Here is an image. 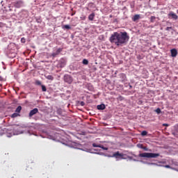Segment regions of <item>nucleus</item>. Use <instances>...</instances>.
<instances>
[{"mask_svg": "<svg viewBox=\"0 0 178 178\" xmlns=\"http://www.w3.org/2000/svg\"><path fill=\"white\" fill-rule=\"evenodd\" d=\"M130 36L127 32H113L109 38V41L111 44H115L116 47H123L129 42Z\"/></svg>", "mask_w": 178, "mask_h": 178, "instance_id": "obj_1", "label": "nucleus"}, {"mask_svg": "<svg viewBox=\"0 0 178 178\" xmlns=\"http://www.w3.org/2000/svg\"><path fill=\"white\" fill-rule=\"evenodd\" d=\"M17 49H19V46L13 42H11L5 49V54L8 58L13 59V58H16Z\"/></svg>", "mask_w": 178, "mask_h": 178, "instance_id": "obj_2", "label": "nucleus"}, {"mask_svg": "<svg viewBox=\"0 0 178 178\" xmlns=\"http://www.w3.org/2000/svg\"><path fill=\"white\" fill-rule=\"evenodd\" d=\"M3 134H6V137L10 138L14 136L13 129L8 128H0V136H3Z\"/></svg>", "mask_w": 178, "mask_h": 178, "instance_id": "obj_3", "label": "nucleus"}, {"mask_svg": "<svg viewBox=\"0 0 178 178\" xmlns=\"http://www.w3.org/2000/svg\"><path fill=\"white\" fill-rule=\"evenodd\" d=\"M159 153H140L138 154L139 158H158V156H160Z\"/></svg>", "mask_w": 178, "mask_h": 178, "instance_id": "obj_4", "label": "nucleus"}, {"mask_svg": "<svg viewBox=\"0 0 178 178\" xmlns=\"http://www.w3.org/2000/svg\"><path fill=\"white\" fill-rule=\"evenodd\" d=\"M122 153L119 151L115 152L113 154H104V156H108V158H115L116 161H122Z\"/></svg>", "mask_w": 178, "mask_h": 178, "instance_id": "obj_5", "label": "nucleus"}, {"mask_svg": "<svg viewBox=\"0 0 178 178\" xmlns=\"http://www.w3.org/2000/svg\"><path fill=\"white\" fill-rule=\"evenodd\" d=\"M13 5L14 8L19 9V8H23V6H24V1L22 0H17L13 3Z\"/></svg>", "mask_w": 178, "mask_h": 178, "instance_id": "obj_6", "label": "nucleus"}, {"mask_svg": "<svg viewBox=\"0 0 178 178\" xmlns=\"http://www.w3.org/2000/svg\"><path fill=\"white\" fill-rule=\"evenodd\" d=\"M63 80L65 83H67V84H72L73 83V76L69 74H65L63 76Z\"/></svg>", "mask_w": 178, "mask_h": 178, "instance_id": "obj_7", "label": "nucleus"}, {"mask_svg": "<svg viewBox=\"0 0 178 178\" xmlns=\"http://www.w3.org/2000/svg\"><path fill=\"white\" fill-rule=\"evenodd\" d=\"M65 66H66V59L65 58H60L59 61H58L57 67H65Z\"/></svg>", "mask_w": 178, "mask_h": 178, "instance_id": "obj_8", "label": "nucleus"}, {"mask_svg": "<svg viewBox=\"0 0 178 178\" xmlns=\"http://www.w3.org/2000/svg\"><path fill=\"white\" fill-rule=\"evenodd\" d=\"M168 19H172V20H177L178 16H177V15H176V13H175L173 11H170V12L168 14Z\"/></svg>", "mask_w": 178, "mask_h": 178, "instance_id": "obj_9", "label": "nucleus"}, {"mask_svg": "<svg viewBox=\"0 0 178 178\" xmlns=\"http://www.w3.org/2000/svg\"><path fill=\"white\" fill-rule=\"evenodd\" d=\"M62 51H63V49L58 48L56 49V51H54L51 54V56H52V58H56V56H58V55H59V54H60V52H62Z\"/></svg>", "mask_w": 178, "mask_h": 178, "instance_id": "obj_10", "label": "nucleus"}, {"mask_svg": "<svg viewBox=\"0 0 178 178\" xmlns=\"http://www.w3.org/2000/svg\"><path fill=\"white\" fill-rule=\"evenodd\" d=\"M70 147L72 148H75L76 149H80V147H81V144H79L77 143H75V142H72L70 145Z\"/></svg>", "mask_w": 178, "mask_h": 178, "instance_id": "obj_11", "label": "nucleus"}, {"mask_svg": "<svg viewBox=\"0 0 178 178\" xmlns=\"http://www.w3.org/2000/svg\"><path fill=\"white\" fill-rule=\"evenodd\" d=\"M36 113H38V108H35L30 111L29 116V118H32V116H34Z\"/></svg>", "mask_w": 178, "mask_h": 178, "instance_id": "obj_12", "label": "nucleus"}, {"mask_svg": "<svg viewBox=\"0 0 178 178\" xmlns=\"http://www.w3.org/2000/svg\"><path fill=\"white\" fill-rule=\"evenodd\" d=\"M170 52H171V56L172 58H176V56H177V49H172L170 50Z\"/></svg>", "mask_w": 178, "mask_h": 178, "instance_id": "obj_13", "label": "nucleus"}, {"mask_svg": "<svg viewBox=\"0 0 178 178\" xmlns=\"http://www.w3.org/2000/svg\"><path fill=\"white\" fill-rule=\"evenodd\" d=\"M119 76H120V79H121V81L122 82L127 81V77L124 73L120 74Z\"/></svg>", "mask_w": 178, "mask_h": 178, "instance_id": "obj_14", "label": "nucleus"}, {"mask_svg": "<svg viewBox=\"0 0 178 178\" xmlns=\"http://www.w3.org/2000/svg\"><path fill=\"white\" fill-rule=\"evenodd\" d=\"M97 108L98 111H104V109H105L106 106L104 104H102L97 105Z\"/></svg>", "mask_w": 178, "mask_h": 178, "instance_id": "obj_15", "label": "nucleus"}, {"mask_svg": "<svg viewBox=\"0 0 178 178\" xmlns=\"http://www.w3.org/2000/svg\"><path fill=\"white\" fill-rule=\"evenodd\" d=\"M95 17V13H92L88 16V20H90V22H92Z\"/></svg>", "mask_w": 178, "mask_h": 178, "instance_id": "obj_16", "label": "nucleus"}, {"mask_svg": "<svg viewBox=\"0 0 178 178\" xmlns=\"http://www.w3.org/2000/svg\"><path fill=\"white\" fill-rule=\"evenodd\" d=\"M137 20H140V15L136 14L132 17L133 22H137Z\"/></svg>", "mask_w": 178, "mask_h": 178, "instance_id": "obj_17", "label": "nucleus"}, {"mask_svg": "<svg viewBox=\"0 0 178 178\" xmlns=\"http://www.w3.org/2000/svg\"><path fill=\"white\" fill-rule=\"evenodd\" d=\"M14 136H19V134H22V131H19V129H13Z\"/></svg>", "mask_w": 178, "mask_h": 178, "instance_id": "obj_18", "label": "nucleus"}, {"mask_svg": "<svg viewBox=\"0 0 178 178\" xmlns=\"http://www.w3.org/2000/svg\"><path fill=\"white\" fill-rule=\"evenodd\" d=\"M57 114L59 115L60 116H63V111L62 108H58L57 111Z\"/></svg>", "mask_w": 178, "mask_h": 178, "instance_id": "obj_19", "label": "nucleus"}, {"mask_svg": "<svg viewBox=\"0 0 178 178\" xmlns=\"http://www.w3.org/2000/svg\"><path fill=\"white\" fill-rule=\"evenodd\" d=\"M164 168H166L167 169H172V170H176V172H178V168H173V167H171L169 165H164Z\"/></svg>", "mask_w": 178, "mask_h": 178, "instance_id": "obj_20", "label": "nucleus"}, {"mask_svg": "<svg viewBox=\"0 0 178 178\" xmlns=\"http://www.w3.org/2000/svg\"><path fill=\"white\" fill-rule=\"evenodd\" d=\"M44 77L45 79H47V80H50L51 81L54 80V76L52 75H45Z\"/></svg>", "mask_w": 178, "mask_h": 178, "instance_id": "obj_21", "label": "nucleus"}, {"mask_svg": "<svg viewBox=\"0 0 178 178\" xmlns=\"http://www.w3.org/2000/svg\"><path fill=\"white\" fill-rule=\"evenodd\" d=\"M172 166H177L178 168V161L177 160H172Z\"/></svg>", "mask_w": 178, "mask_h": 178, "instance_id": "obj_22", "label": "nucleus"}, {"mask_svg": "<svg viewBox=\"0 0 178 178\" xmlns=\"http://www.w3.org/2000/svg\"><path fill=\"white\" fill-rule=\"evenodd\" d=\"M62 29L63 30H70V29H72V27H70V25H63L62 26Z\"/></svg>", "mask_w": 178, "mask_h": 178, "instance_id": "obj_23", "label": "nucleus"}, {"mask_svg": "<svg viewBox=\"0 0 178 178\" xmlns=\"http://www.w3.org/2000/svg\"><path fill=\"white\" fill-rule=\"evenodd\" d=\"M15 112L17 113H20V112H22V106H18L15 109Z\"/></svg>", "mask_w": 178, "mask_h": 178, "instance_id": "obj_24", "label": "nucleus"}, {"mask_svg": "<svg viewBox=\"0 0 178 178\" xmlns=\"http://www.w3.org/2000/svg\"><path fill=\"white\" fill-rule=\"evenodd\" d=\"M120 156H121V159H127V154L124 153H121V155H120Z\"/></svg>", "mask_w": 178, "mask_h": 178, "instance_id": "obj_25", "label": "nucleus"}, {"mask_svg": "<svg viewBox=\"0 0 178 178\" xmlns=\"http://www.w3.org/2000/svg\"><path fill=\"white\" fill-rule=\"evenodd\" d=\"M47 138H49V140H56V138H55V136H52V135H47Z\"/></svg>", "mask_w": 178, "mask_h": 178, "instance_id": "obj_26", "label": "nucleus"}, {"mask_svg": "<svg viewBox=\"0 0 178 178\" xmlns=\"http://www.w3.org/2000/svg\"><path fill=\"white\" fill-rule=\"evenodd\" d=\"M156 19V17L155 16H152L150 17V23H155V19Z\"/></svg>", "mask_w": 178, "mask_h": 178, "instance_id": "obj_27", "label": "nucleus"}, {"mask_svg": "<svg viewBox=\"0 0 178 178\" xmlns=\"http://www.w3.org/2000/svg\"><path fill=\"white\" fill-rule=\"evenodd\" d=\"M17 116H20V114H19V113H14L12 114L11 118H17Z\"/></svg>", "mask_w": 178, "mask_h": 178, "instance_id": "obj_28", "label": "nucleus"}, {"mask_svg": "<svg viewBox=\"0 0 178 178\" xmlns=\"http://www.w3.org/2000/svg\"><path fill=\"white\" fill-rule=\"evenodd\" d=\"M35 20H36V23H40V24H41V23L42 22V19H41V17H36V18H35Z\"/></svg>", "mask_w": 178, "mask_h": 178, "instance_id": "obj_29", "label": "nucleus"}, {"mask_svg": "<svg viewBox=\"0 0 178 178\" xmlns=\"http://www.w3.org/2000/svg\"><path fill=\"white\" fill-rule=\"evenodd\" d=\"M35 86H42V83H41V81L39 80H36L35 81Z\"/></svg>", "mask_w": 178, "mask_h": 178, "instance_id": "obj_30", "label": "nucleus"}, {"mask_svg": "<svg viewBox=\"0 0 178 178\" xmlns=\"http://www.w3.org/2000/svg\"><path fill=\"white\" fill-rule=\"evenodd\" d=\"M42 87V91H43V92H47V87L44 85H41Z\"/></svg>", "mask_w": 178, "mask_h": 178, "instance_id": "obj_31", "label": "nucleus"}, {"mask_svg": "<svg viewBox=\"0 0 178 178\" xmlns=\"http://www.w3.org/2000/svg\"><path fill=\"white\" fill-rule=\"evenodd\" d=\"M99 148H102V149H104V151H108V147H105L104 145H100Z\"/></svg>", "mask_w": 178, "mask_h": 178, "instance_id": "obj_32", "label": "nucleus"}, {"mask_svg": "<svg viewBox=\"0 0 178 178\" xmlns=\"http://www.w3.org/2000/svg\"><path fill=\"white\" fill-rule=\"evenodd\" d=\"M174 131H175V133H178V124L174 126Z\"/></svg>", "mask_w": 178, "mask_h": 178, "instance_id": "obj_33", "label": "nucleus"}, {"mask_svg": "<svg viewBox=\"0 0 178 178\" xmlns=\"http://www.w3.org/2000/svg\"><path fill=\"white\" fill-rule=\"evenodd\" d=\"M82 63H83V65H88V60L84 58V59L83 60V61H82Z\"/></svg>", "mask_w": 178, "mask_h": 178, "instance_id": "obj_34", "label": "nucleus"}, {"mask_svg": "<svg viewBox=\"0 0 178 178\" xmlns=\"http://www.w3.org/2000/svg\"><path fill=\"white\" fill-rule=\"evenodd\" d=\"M137 147H138V148H140V149H143L144 145L141 143H138V144H137Z\"/></svg>", "mask_w": 178, "mask_h": 178, "instance_id": "obj_35", "label": "nucleus"}, {"mask_svg": "<svg viewBox=\"0 0 178 178\" xmlns=\"http://www.w3.org/2000/svg\"><path fill=\"white\" fill-rule=\"evenodd\" d=\"M155 112L157 113V115H159V113H161V112H162V111H161V109L159 108H157L155 110Z\"/></svg>", "mask_w": 178, "mask_h": 178, "instance_id": "obj_36", "label": "nucleus"}, {"mask_svg": "<svg viewBox=\"0 0 178 178\" xmlns=\"http://www.w3.org/2000/svg\"><path fill=\"white\" fill-rule=\"evenodd\" d=\"M148 134V132L147 131H143L141 132V136H147Z\"/></svg>", "mask_w": 178, "mask_h": 178, "instance_id": "obj_37", "label": "nucleus"}, {"mask_svg": "<svg viewBox=\"0 0 178 178\" xmlns=\"http://www.w3.org/2000/svg\"><path fill=\"white\" fill-rule=\"evenodd\" d=\"M100 145H98L97 143H92V147H94L95 148H99Z\"/></svg>", "mask_w": 178, "mask_h": 178, "instance_id": "obj_38", "label": "nucleus"}, {"mask_svg": "<svg viewBox=\"0 0 178 178\" xmlns=\"http://www.w3.org/2000/svg\"><path fill=\"white\" fill-rule=\"evenodd\" d=\"M21 42H22V44H26V38H21Z\"/></svg>", "mask_w": 178, "mask_h": 178, "instance_id": "obj_39", "label": "nucleus"}, {"mask_svg": "<svg viewBox=\"0 0 178 178\" xmlns=\"http://www.w3.org/2000/svg\"><path fill=\"white\" fill-rule=\"evenodd\" d=\"M79 105H81V106H84L86 105V103L84 102H79Z\"/></svg>", "mask_w": 178, "mask_h": 178, "instance_id": "obj_40", "label": "nucleus"}, {"mask_svg": "<svg viewBox=\"0 0 178 178\" xmlns=\"http://www.w3.org/2000/svg\"><path fill=\"white\" fill-rule=\"evenodd\" d=\"M88 6H89V8H93V6H94V3H92V2L89 3H88Z\"/></svg>", "mask_w": 178, "mask_h": 178, "instance_id": "obj_41", "label": "nucleus"}, {"mask_svg": "<svg viewBox=\"0 0 178 178\" xmlns=\"http://www.w3.org/2000/svg\"><path fill=\"white\" fill-rule=\"evenodd\" d=\"M147 165H154V166H158V164L155 163H147Z\"/></svg>", "mask_w": 178, "mask_h": 178, "instance_id": "obj_42", "label": "nucleus"}, {"mask_svg": "<svg viewBox=\"0 0 178 178\" xmlns=\"http://www.w3.org/2000/svg\"><path fill=\"white\" fill-rule=\"evenodd\" d=\"M166 31H170V30H172V27L171 26H168L166 29H165Z\"/></svg>", "mask_w": 178, "mask_h": 178, "instance_id": "obj_43", "label": "nucleus"}, {"mask_svg": "<svg viewBox=\"0 0 178 178\" xmlns=\"http://www.w3.org/2000/svg\"><path fill=\"white\" fill-rule=\"evenodd\" d=\"M142 149H144V151H149L147 147H143Z\"/></svg>", "mask_w": 178, "mask_h": 178, "instance_id": "obj_44", "label": "nucleus"}, {"mask_svg": "<svg viewBox=\"0 0 178 178\" xmlns=\"http://www.w3.org/2000/svg\"><path fill=\"white\" fill-rule=\"evenodd\" d=\"M81 20H86V16L83 15V16L81 17Z\"/></svg>", "mask_w": 178, "mask_h": 178, "instance_id": "obj_45", "label": "nucleus"}, {"mask_svg": "<svg viewBox=\"0 0 178 178\" xmlns=\"http://www.w3.org/2000/svg\"><path fill=\"white\" fill-rule=\"evenodd\" d=\"M127 159H133V157L127 155Z\"/></svg>", "mask_w": 178, "mask_h": 178, "instance_id": "obj_46", "label": "nucleus"}, {"mask_svg": "<svg viewBox=\"0 0 178 178\" xmlns=\"http://www.w3.org/2000/svg\"><path fill=\"white\" fill-rule=\"evenodd\" d=\"M0 81H3V77L0 76Z\"/></svg>", "mask_w": 178, "mask_h": 178, "instance_id": "obj_47", "label": "nucleus"}, {"mask_svg": "<svg viewBox=\"0 0 178 178\" xmlns=\"http://www.w3.org/2000/svg\"><path fill=\"white\" fill-rule=\"evenodd\" d=\"M133 88V86L131 85H129V90H131Z\"/></svg>", "mask_w": 178, "mask_h": 178, "instance_id": "obj_48", "label": "nucleus"}, {"mask_svg": "<svg viewBox=\"0 0 178 178\" xmlns=\"http://www.w3.org/2000/svg\"><path fill=\"white\" fill-rule=\"evenodd\" d=\"M163 126H169L168 124H163Z\"/></svg>", "mask_w": 178, "mask_h": 178, "instance_id": "obj_49", "label": "nucleus"}, {"mask_svg": "<svg viewBox=\"0 0 178 178\" xmlns=\"http://www.w3.org/2000/svg\"><path fill=\"white\" fill-rule=\"evenodd\" d=\"M99 155H104L102 153H97Z\"/></svg>", "mask_w": 178, "mask_h": 178, "instance_id": "obj_50", "label": "nucleus"}, {"mask_svg": "<svg viewBox=\"0 0 178 178\" xmlns=\"http://www.w3.org/2000/svg\"><path fill=\"white\" fill-rule=\"evenodd\" d=\"M135 158H137V155L133 154Z\"/></svg>", "mask_w": 178, "mask_h": 178, "instance_id": "obj_51", "label": "nucleus"}, {"mask_svg": "<svg viewBox=\"0 0 178 178\" xmlns=\"http://www.w3.org/2000/svg\"><path fill=\"white\" fill-rule=\"evenodd\" d=\"M115 74H118V71H115Z\"/></svg>", "mask_w": 178, "mask_h": 178, "instance_id": "obj_52", "label": "nucleus"}, {"mask_svg": "<svg viewBox=\"0 0 178 178\" xmlns=\"http://www.w3.org/2000/svg\"><path fill=\"white\" fill-rule=\"evenodd\" d=\"M134 161L135 162H137V160H136V159H134Z\"/></svg>", "mask_w": 178, "mask_h": 178, "instance_id": "obj_53", "label": "nucleus"}, {"mask_svg": "<svg viewBox=\"0 0 178 178\" xmlns=\"http://www.w3.org/2000/svg\"><path fill=\"white\" fill-rule=\"evenodd\" d=\"M58 134H56V136H58Z\"/></svg>", "mask_w": 178, "mask_h": 178, "instance_id": "obj_54", "label": "nucleus"}, {"mask_svg": "<svg viewBox=\"0 0 178 178\" xmlns=\"http://www.w3.org/2000/svg\"><path fill=\"white\" fill-rule=\"evenodd\" d=\"M87 10H88V8H86Z\"/></svg>", "mask_w": 178, "mask_h": 178, "instance_id": "obj_55", "label": "nucleus"}, {"mask_svg": "<svg viewBox=\"0 0 178 178\" xmlns=\"http://www.w3.org/2000/svg\"><path fill=\"white\" fill-rule=\"evenodd\" d=\"M90 90H92V87H91Z\"/></svg>", "mask_w": 178, "mask_h": 178, "instance_id": "obj_56", "label": "nucleus"}, {"mask_svg": "<svg viewBox=\"0 0 178 178\" xmlns=\"http://www.w3.org/2000/svg\"><path fill=\"white\" fill-rule=\"evenodd\" d=\"M172 134H175V132H173Z\"/></svg>", "mask_w": 178, "mask_h": 178, "instance_id": "obj_57", "label": "nucleus"}]
</instances>
